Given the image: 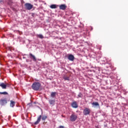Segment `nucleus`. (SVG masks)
Returning a JSON list of instances; mask_svg holds the SVG:
<instances>
[{"label":"nucleus","instance_id":"nucleus-1","mask_svg":"<svg viewBox=\"0 0 128 128\" xmlns=\"http://www.w3.org/2000/svg\"><path fill=\"white\" fill-rule=\"evenodd\" d=\"M42 86V84L40 82H34L32 84V88L34 91H38L40 90Z\"/></svg>","mask_w":128,"mask_h":128},{"label":"nucleus","instance_id":"nucleus-2","mask_svg":"<svg viewBox=\"0 0 128 128\" xmlns=\"http://www.w3.org/2000/svg\"><path fill=\"white\" fill-rule=\"evenodd\" d=\"M24 6L26 10H30L33 8L34 5L30 3H26Z\"/></svg>","mask_w":128,"mask_h":128},{"label":"nucleus","instance_id":"nucleus-3","mask_svg":"<svg viewBox=\"0 0 128 128\" xmlns=\"http://www.w3.org/2000/svg\"><path fill=\"white\" fill-rule=\"evenodd\" d=\"M7 104H8V100L6 98L0 100V105H1L2 106H4Z\"/></svg>","mask_w":128,"mask_h":128},{"label":"nucleus","instance_id":"nucleus-4","mask_svg":"<svg viewBox=\"0 0 128 128\" xmlns=\"http://www.w3.org/2000/svg\"><path fill=\"white\" fill-rule=\"evenodd\" d=\"M78 118V116L74 114H72L70 116V120L72 122H74Z\"/></svg>","mask_w":128,"mask_h":128},{"label":"nucleus","instance_id":"nucleus-5","mask_svg":"<svg viewBox=\"0 0 128 128\" xmlns=\"http://www.w3.org/2000/svg\"><path fill=\"white\" fill-rule=\"evenodd\" d=\"M90 110L89 108H86L83 112V114L84 116H88L90 114Z\"/></svg>","mask_w":128,"mask_h":128},{"label":"nucleus","instance_id":"nucleus-6","mask_svg":"<svg viewBox=\"0 0 128 128\" xmlns=\"http://www.w3.org/2000/svg\"><path fill=\"white\" fill-rule=\"evenodd\" d=\"M59 8L61 10H64L66 9V4H61L59 6Z\"/></svg>","mask_w":128,"mask_h":128},{"label":"nucleus","instance_id":"nucleus-7","mask_svg":"<svg viewBox=\"0 0 128 128\" xmlns=\"http://www.w3.org/2000/svg\"><path fill=\"white\" fill-rule=\"evenodd\" d=\"M71 106L73 108H76L78 107V103L76 102H72Z\"/></svg>","mask_w":128,"mask_h":128},{"label":"nucleus","instance_id":"nucleus-8","mask_svg":"<svg viewBox=\"0 0 128 128\" xmlns=\"http://www.w3.org/2000/svg\"><path fill=\"white\" fill-rule=\"evenodd\" d=\"M30 58L32 59V60L34 62H36L37 60V59H36V56H34V55H33V54H32V53L30 54Z\"/></svg>","mask_w":128,"mask_h":128},{"label":"nucleus","instance_id":"nucleus-9","mask_svg":"<svg viewBox=\"0 0 128 128\" xmlns=\"http://www.w3.org/2000/svg\"><path fill=\"white\" fill-rule=\"evenodd\" d=\"M68 60L70 61H74V55H72V54H70V55H69L68 56Z\"/></svg>","mask_w":128,"mask_h":128},{"label":"nucleus","instance_id":"nucleus-10","mask_svg":"<svg viewBox=\"0 0 128 128\" xmlns=\"http://www.w3.org/2000/svg\"><path fill=\"white\" fill-rule=\"evenodd\" d=\"M42 118V116H40L38 118L36 122H34V124L35 125L38 124L40 122Z\"/></svg>","mask_w":128,"mask_h":128},{"label":"nucleus","instance_id":"nucleus-11","mask_svg":"<svg viewBox=\"0 0 128 128\" xmlns=\"http://www.w3.org/2000/svg\"><path fill=\"white\" fill-rule=\"evenodd\" d=\"M0 86L2 88V89H6V86L4 83H0Z\"/></svg>","mask_w":128,"mask_h":128},{"label":"nucleus","instance_id":"nucleus-12","mask_svg":"<svg viewBox=\"0 0 128 128\" xmlns=\"http://www.w3.org/2000/svg\"><path fill=\"white\" fill-rule=\"evenodd\" d=\"M48 102L50 105H54V103L56 102V101L52 100H49Z\"/></svg>","mask_w":128,"mask_h":128},{"label":"nucleus","instance_id":"nucleus-13","mask_svg":"<svg viewBox=\"0 0 128 128\" xmlns=\"http://www.w3.org/2000/svg\"><path fill=\"white\" fill-rule=\"evenodd\" d=\"M15 104H16V102L11 100L10 101V106L12 108L14 107L15 106Z\"/></svg>","mask_w":128,"mask_h":128},{"label":"nucleus","instance_id":"nucleus-14","mask_svg":"<svg viewBox=\"0 0 128 128\" xmlns=\"http://www.w3.org/2000/svg\"><path fill=\"white\" fill-rule=\"evenodd\" d=\"M50 8L52 9H56V4H52V5L50 6Z\"/></svg>","mask_w":128,"mask_h":128},{"label":"nucleus","instance_id":"nucleus-15","mask_svg":"<svg viewBox=\"0 0 128 128\" xmlns=\"http://www.w3.org/2000/svg\"><path fill=\"white\" fill-rule=\"evenodd\" d=\"M63 78L64 80H70V77L66 76H64Z\"/></svg>","mask_w":128,"mask_h":128},{"label":"nucleus","instance_id":"nucleus-16","mask_svg":"<svg viewBox=\"0 0 128 128\" xmlns=\"http://www.w3.org/2000/svg\"><path fill=\"white\" fill-rule=\"evenodd\" d=\"M38 37L40 38H41V39H43L44 38V36L42 34H39L38 35Z\"/></svg>","mask_w":128,"mask_h":128},{"label":"nucleus","instance_id":"nucleus-17","mask_svg":"<svg viewBox=\"0 0 128 128\" xmlns=\"http://www.w3.org/2000/svg\"><path fill=\"white\" fill-rule=\"evenodd\" d=\"M0 94H3V95H8V92H0Z\"/></svg>","mask_w":128,"mask_h":128},{"label":"nucleus","instance_id":"nucleus-18","mask_svg":"<svg viewBox=\"0 0 128 128\" xmlns=\"http://www.w3.org/2000/svg\"><path fill=\"white\" fill-rule=\"evenodd\" d=\"M92 104V106H100L98 103L97 102H93Z\"/></svg>","mask_w":128,"mask_h":128},{"label":"nucleus","instance_id":"nucleus-19","mask_svg":"<svg viewBox=\"0 0 128 128\" xmlns=\"http://www.w3.org/2000/svg\"><path fill=\"white\" fill-rule=\"evenodd\" d=\"M78 98H82V96H83V95H82V94H81V93H79V94H78Z\"/></svg>","mask_w":128,"mask_h":128},{"label":"nucleus","instance_id":"nucleus-20","mask_svg":"<svg viewBox=\"0 0 128 128\" xmlns=\"http://www.w3.org/2000/svg\"><path fill=\"white\" fill-rule=\"evenodd\" d=\"M48 118V116H44L42 117V120L44 121H45L46 120V118Z\"/></svg>","mask_w":128,"mask_h":128},{"label":"nucleus","instance_id":"nucleus-21","mask_svg":"<svg viewBox=\"0 0 128 128\" xmlns=\"http://www.w3.org/2000/svg\"><path fill=\"white\" fill-rule=\"evenodd\" d=\"M56 92H52V94H51V96L52 97V98H54V96H56Z\"/></svg>","mask_w":128,"mask_h":128},{"label":"nucleus","instance_id":"nucleus-22","mask_svg":"<svg viewBox=\"0 0 128 128\" xmlns=\"http://www.w3.org/2000/svg\"><path fill=\"white\" fill-rule=\"evenodd\" d=\"M4 4V0H0V4Z\"/></svg>","mask_w":128,"mask_h":128},{"label":"nucleus","instance_id":"nucleus-23","mask_svg":"<svg viewBox=\"0 0 128 128\" xmlns=\"http://www.w3.org/2000/svg\"><path fill=\"white\" fill-rule=\"evenodd\" d=\"M6 88L7 87H10V84H8V83H6Z\"/></svg>","mask_w":128,"mask_h":128},{"label":"nucleus","instance_id":"nucleus-24","mask_svg":"<svg viewBox=\"0 0 128 128\" xmlns=\"http://www.w3.org/2000/svg\"><path fill=\"white\" fill-rule=\"evenodd\" d=\"M59 128H64V126H59Z\"/></svg>","mask_w":128,"mask_h":128},{"label":"nucleus","instance_id":"nucleus-25","mask_svg":"<svg viewBox=\"0 0 128 128\" xmlns=\"http://www.w3.org/2000/svg\"><path fill=\"white\" fill-rule=\"evenodd\" d=\"M8 1L10 2V1H11V0H8Z\"/></svg>","mask_w":128,"mask_h":128}]
</instances>
